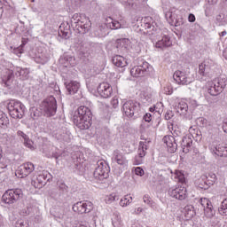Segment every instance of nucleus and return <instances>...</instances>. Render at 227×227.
I'll use <instances>...</instances> for the list:
<instances>
[{"label":"nucleus","mask_w":227,"mask_h":227,"mask_svg":"<svg viewBox=\"0 0 227 227\" xmlns=\"http://www.w3.org/2000/svg\"><path fill=\"white\" fill-rule=\"evenodd\" d=\"M223 132H226V134H227V121L223 122Z\"/></svg>","instance_id":"61"},{"label":"nucleus","mask_w":227,"mask_h":227,"mask_svg":"<svg viewBox=\"0 0 227 227\" xmlns=\"http://www.w3.org/2000/svg\"><path fill=\"white\" fill-rule=\"evenodd\" d=\"M175 175L178 178L179 182H181V184H184V182H185V176L184 175V173H182V171L176 170Z\"/></svg>","instance_id":"42"},{"label":"nucleus","mask_w":227,"mask_h":227,"mask_svg":"<svg viewBox=\"0 0 227 227\" xmlns=\"http://www.w3.org/2000/svg\"><path fill=\"white\" fill-rule=\"evenodd\" d=\"M0 125H2V127L10 125V119H8V115L3 111H0Z\"/></svg>","instance_id":"35"},{"label":"nucleus","mask_w":227,"mask_h":227,"mask_svg":"<svg viewBox=\"0 0 227 227\" xmlns=\"http://www.w3.org/2000/svg\"><path fill=\"white\" fill-rule=\"evenodd\" d=\"M188 20L189 22H196V16H194L192 13H190L188 16Z\"/></svg>","instance_id":"57"},{"label":"nucleus","mask_w":227,"mask_h":227,"mask_svg":"<svg viewBox=\"0 0 227 227\" xmlns=\"http://www.w3.org/2000/svg\"><path fill=\"white\" fill-rule=\"evenodd\" d=\"M60 65H63L66 68L70 67H75V57L70 55H63L59 59Z\"/></svg>","instance_id":"20"},{"label":"nucleus","mask_w":227,"mask_h":227,"mask_svg":"<svg viewBox=\"0 0 227 227\" xmlns=\"http://www.w3.org/2000/svg\"><path fill=\"white\" fill-rule=\"evenodd\" d=\"M226 35H227L226 30H224L222 33H220V36H226Z\"/></svg>","instance_id":"63"},{"label":"nucleus","mask_w":227,"mask_h":227,"mask_svg":"<svg viewBox=\"0 0 227 227\" xmlns=\"http://www.w3.org/2000/svg\"><path fill=\"white\" fill-rule=\"evenodd\" d=\"M98 93L102 98H109L113 95V87L107 82H102L98 87Z\"/></svg>","instance_id":"14"},{"label":"nucleus","mask_w":227,"mask_h":227,"mask_svg":"<svg viewBox=\"0 0 227 227\" xmlns=\"http://www.w3.org/2000/svg\"><path fill=\"white\" fill-rule=\"evenodd\" d=\"M12 79H13V71H8L6 76L3 78V82L6 88L12 86Z\"/></svg>","instance_id":"33"},{"label":"nucleus","mask_w":227,"mask_h":227,"mask_svg":"<svg viewBox=\"0 0 227 227\" xmlns=\"http://www.w3.org/2000/svg\"><path fill=\"white\" fill-rule=\"evenodd\" d=\"M91 210H93V203L88 200L78 201L73 206V211L76 214H90Z\"/></svg>","instance_id":"9"},{"label":"nucleus","mask_w":227,"mask_h":227,"mask_svg":"<svg viewBox=\"0 0 227 227\" xmlns=\"http://www.w3.org/2000/svg\"><path fill=\"white\" fill-rule=\"evenodd\" d=\"M19 171L22 176H28L35 171V165L31 162H27L20 167Z\"/></svg>","instance_id":"22"},{"label":"nucleus","mask_w":227,"mask_h":227,"mask_svg":"<svg viewBox=\"0 0 227 227\" xmlns=\"http://www.w3.org/2000/svg\"><path fill=\"white\" fill-rule=\"evenodd\" d=\"M223 19H224V15L219 14V15L216 16V20H217L218 22H222V21H223Z\"/></svg>","instance_id":"58"},{"label":"nucleus","mask_w":227,"mask_h":227,"mask_svg":"<svg viewBox=\"0 0 227 227\" xmlns=\"http://www.w3.org/2000/svg\"><path fill=\"white\" fill-rule=\"evenodd\" d=\"M199 121H200V123H202V125H207V119L200 118Z\"/></svg>","instance_id":"59"},{"label":"nucleus","mask_w":227,"mask_h":227,"mask_svg":"<svg viewBox=\"0 0 227 227\" xmlns=\"http://www.w3.org/2000/svg\"><path fill=\"white\" fill-rule=\"evenodd\" d=\"M73 121L81 130H88L93 123V114L88 106H82L74 112Z\"/></svg>","instance_id":"1"},{"label":"nucleus","mask_w":227,"mask_h":227,"mask_svg":"<svg viewBox=\"0 0 227 227\" xmlns=\"http://www.w3.org/2000/svg\"><path fill=\"white\" fill-rule=\"evenodd\" d=\"M8 168V164H6V160L4 159L0 160V168L1 169H6Z\"/></svg>","instance_id":"51"},{"label":"nucleus","mask_w":227,"mask_h":227,"mask_svg":"<svg viewBox=\"0 0 227 227\" xmlns=\"http://www.w3.org/2000/svg\"><path fill=\"white\" fill-rule=\"evenodd\" d=\"M168 194L172 198H176V200L182 201V200H185V198H187V188L179 186L177 188L169 190Z\"/></svg>","instance_id":"13"},{"label":"nucleus","mask_w":227,"mask_h":227,"mask_svg":"<svg viewBox=\"0 0 227 227\" xmlns=\"http://www.w3.org/2000/svg\"><path fill=\"white\" fill-rule=\"evenodd\" d=\"M118 104H119L118 97H114V98L111 100V105L114 109H116V107H118Z\"/></svg>","instance_id":"50"},{"label":"nucleus","mask_w":227,"mask_h":227,"mask_svg":"<svg viewBox=\"0 0 227 227\" xmlns=\"http://www.w3.org/2000/svg\"><path fill=\"white\" fill-rule=\"evenodd\" d=\"M121 23L115 20V21H112V29H121Z\"/></svg>","instance_id":"48"},{"label":"nucleus","mask_w":227,"mask_h":227,"mask_svg":"<svg viewBox=\"0 0 227 227\" xmlns=\"http://www.w3.org/2000/svg\"><path fill=\"white\" fill-rule=\"evenodd\" d=\"M13 54H16V56H18L19 58H20V54H22V48L19 47V48H15L12 51Z\"/></svg>","instance_id":"53"},{"label":"nucleus","mask_w":227,"mask_h":227,"mask_svg":"<svg viewBox=\"0 0 227 227\" xmlns=\"http://www.w3.org/2000/svg\"><path fill=\"white\" fill-rule=\"evenodd\" d=\"M192 146V138L189 137H183L181 142V147L183 148V153H189Z\"/></svg>","instance_id":"25"},{"label":"nucleus","mask_w":227,"mask_h":227,"mask_svg":"<svg viewBox=\"0 0 227 227\" xmlns=\"http://www.w3.org/2000/svg\"><path fill=\"white\" fill-rule=\"evenodd\" d=\"M89 51L88 43H82L79 50V56H81V58H88V56H90Z\"/></svg>","instance_id":"31"},{"label":"nucleus","mask_w":227,"mask_h":227,"mask_svg":"<svg viewBox=\"0 0 227 227\" xmlns=\"http://www.w3.org/2000/svg\"><path fill=\"white\" fill-rule=\"evenodd\" d=\"M49 180H51V174H49L47 171H43L32 178L31 184L35 189H42V187H43V185H45Z\"/></svg>","instance_id":"10"},{"label":"nucleus","mask_w":227,"mask_h":227,"mask_svg":"<svg viewBox=\"0 0 227 227\" xmlns=\"http://www.w3.org/2000/svg\"><path fill=\"white\" fill-rule=\"evenodd\" d=\"M163 143L167 145L168 152L169 153H175L178 148V144H176V139L173 136H165L163 137Z\"/></svg>","instance_id":"16"},{"label":"nucleus","mask_w":227,"mask_h":227,"mask_svg":"<svg viewBox=\"0 0 227 227\" xmlns=\"http://www.w3.org/2000/svg\"><path fill=\"white\" fill-rule=\"evenodd\" d=\"M22 79H27L29 77V69L27 68H22V67H17V73Z\"/></svg>","instance_id":"37"},{"label":"nucleus","mask_w":227,"mask_h":227,"mask_svg":"<svg viewBox=\"0 0 227 227\" xmlns=\"http://www.w3.org/2000/svg\"><path fill=\"white\" fill-rule=\"evenodd\" d=\"M212 67L210 66V63L204 61L199 66V74L200 75L205 76L208 75L210 74Z\"/></svg>","instance_id":"28"},{"label":"nucleus","mask_w":227,"mask_h":227,"mask_svg":"<svg viewBox=\"0 0 227 227\" xmlns=\"http://www.w3.org/2000/svg\"><path fill=\"white\" fill-rule=\"evenodd\" d=\"M146 150H148V145L146 142H139L138 145V156L135 157V164L139 166L143 162V157L146 155Z\"/></svg>","instance_id":"18"},{"label":"nucleus","mask_w":227,"mask_h":227,"mask_svg":"<svg viewBox=\"0 0 227 227\" xmlns=\"http://www.w3.org/2000/svg\"><path fill=\"white\" fill-rule=\"evenodd\" d=\"M143 200H144V203H146V205H149V207L153 206V200H152V198H150L149 195H145Z\"/></svg>","instance_id":"46"},{"label":"nucleus","mask_w":227,"mask_h":227,"mask_svg":"<svg viewBox=\"0 0 227 227\" xmlns=\"http://www.w3.org/2000/svg\"><path fill=\"white\" fill-rule=\"evenodd\" d=\"M143 119L145 120V121L150 123V121H152V114H145Z\"/></svg>","instance_id":"55"},{"label":"nucleus","mask_w":227,"mask_h":227,"mask_svg":"<svg viewBox=\"0 0 227 227\" xmlns=\"http://www.w3.org/2000/svg\"><path fill=\"white\" fill-rule=\"evenodd\" d=\"M17 136H19V137H22L23 141L26 140L27 137H27V135H26V133H24L21 130L17 131Z\"/></svg>","instance_id":"52"},{"label":"nucleus","mask_w":227,"mask_h":227,"mask_svg":"<svg viewBox=\"0 0 227 227\" xmlns=\"http://www.w3.org/2000/svg\"><path fill=\"white\" fill-rule=\"evenodd\" d=\"M70 26L65 27V25H60L59 28V36L64 38V40H68L70 38Z\"/></svg>","instance_id":"27"},{"label":"nucleus","mask_w":227,"mask_h":227,"mask_svg":"<svg viewBox=\"0 0 227 227\" xmlns=\"http://www.w3.org/2000/svg\"><path fill=\"white\" fill-rule=\"evenodd\" d=\"M173 79L177 84H191L192 82V78L189 76V74L183 71H176Z\"/></svg>","instance_id":"12"},{"label":"nucleus","mask_w":227,"mask_h":227,"mask_svg":"<svg viewBox=\"0 0 227 227\" xmlns=\"http://www.w3.org/2000/svg\"><path fill=\"white\" fill-rule=\"evenodd\" d=\"M202 207H204V214L206 217L208 219H212L213 215H215V210H214V206H212V202L207 199H204L200 200Z\"/></svg>","instance_id":"17"},{"label":"nucleus","mask_w":227,"mask_h":227,"mask_svg":"<svg viewBox=\"0 0 227 227\" xmlns=\"http://www.w3.org/2000/svg\"><path fill=\"white\" fill-rule=\"evenodd\" d=\"M112 160L113 162H117L120 166H125L127 164V158L118 150L114 152Z\"/></svg>","instance_id":"23"},{"label":"nucleus","mask_w":227,"mask_h":227,"mask_svg":"<svg viewBox=\"0 0 227 227\" xmlns=\"http://www.w3.org/2000/svg\"><path fill=\"white\" fill-rule=\"evenodd\" d=\"M16 227H29V223H27V221L18 220L16 222Z\"/></svg>","instance_id":"45"},{"label":"nucleus","mask_w":227,"mask_h":227,"mask_svg":"<svg viewBox=\"0 0 227 227\" xmlns=\"http://www.w3.org/2000/svg\"><path fill=\"white\" fill-rule=\"evenodd\" d=\"M138 67H140V69L144 73V75H148V74H150V72H152V70H153V67L151 65H149V63L146 61H144Z\"/></svg>","instance_id":"32"},{"label":"nucleus","mask_w":227,"mask_h":227,"mask_svg":"<svg viewBox=\"0 0 227 227\" xmlns=\"http://www.w3.org/2000/svg\"><path fill=\"white\" fill-rule=\"evenodd\" d=\"M173 118V112L167 111L165 114V120H171Z\"/></svg>","instance_id":"56"},{"label":"nucleus","mask_w":227,"mask_h":227,"mask_svg":"<svg viewBox=\"0 0 227 227\" xmlns=\"http://www.w3.org/2000/svg\"><path fill=\"white\" fill-rule=\"evenodd\" d=\"M94 178L99 180V182H104L106 178H109V165L104 160H98L97 162V167L94 170Z\"/></svg>","instance_id":"8"},{"label":"nucleus","mask_w":227,"mask_h":227,"mask_svg":"<svg viewBox=\"0 0 227 227\" xmlns=\"http://www.w3.org/2000/svg\"><path fill=\"white\" fill-rule=\"evenodd\" d=\"M211 12H212V7L210 5H207L205 9L206 17H210Z\"/></svg>","instance_id":"54"},{"label":"nucleus","mask_w":227,"mask_h":227,"mask_svg":"<svg viewBox=\"0 0 227 227\" xmlns=\"http://www.w3.org/2000/svg\"><path fill=\"white\" fill-rule=\"evenodd\" d=\"M130 74L133 77H143V75H145L139 66L132 67L130 70Z\"/></svg>","instance_id":"34"},{"label":"nucleus","mask_w":227,"mask_h":227,"mask_svg":"<svg viewBox=\"0 0 227 227\" xmlns=\"http://www.w3.org/2000/svg\"><path fill=\"white\" fill-rule=\"evenodd\" d=\"M132 203V197L129 195H125L123 199L121 200L120 205L121 207H128Z\"/></svg>","instance_id":"40"},{"label":"nucleus","mask_w":227,"mask_h":227,"mask_svg":"<svg viewBox=\"0 0 227 227\" xmlns=\"http://www.w3.org/2000/svg\"><path fill=\"white\" fill-rule=\"evenodd\" d=\"M121 111L128 118L134 116H139V111H141V104L137 101L129 100L123 103Z\"/></svg>","instance_id":"6"},{"label":"nucleus","mask_w":227,"mask_h":227,"mask_svg":"<svg viewBox=\"0 0 227 227\" xmlns=\"http://www.w3.org/2000/svg\"><path fill=\"white\" fill-rule=\"evenodd\" d=\"M171 38L168 37V35H163L162 38L155 43V47L158 49H166V47H171Z\"/></svg>","instance_id":"24"},{"label":"nucleus","mask_w":227,"mask_h":227,"mask_svg":"<svg viewBox=\"0 0 227 227\" xmlns=\"http://www.w3.org/2000/svg\"><path fill=\"white\" fill-rule=\"evenodd\" d=\"M24 196L21 189H11L7 190L2 196V202L5 205H13L17 203L19 200Z\"/></svg>","instance_id":"7"},{"label":"nucleus","mask_w":227,"mask_h":227,"mask_svg":"<svg viewBox=\"0 0 227 227\" xmlns=\"http://www.w3.org/2000/svg\"><path fill=\"white\" fill-rule=\"evenodd\" d=\"M217 1L218 0H207V3H208V4L214 5V4H217Z\"/></svg>","instance_id":"60"},{"label":"nucleus","mask_w":227,"mask_h":227,"mask_svg":"<svg viewBox=\"0 0 227 227\" xmlns=\"http://www.w3.org/2000/svg\"><path fill=\"white\" fill-rule=\"evenodd\" d=\"M59 190L62 192V194H65V192H68V186H67V184L61 183L59 185Z\"/></svg>","instance_id":"47"},{"label":"nucleus","mask_w":227,"mask_h":227,"mask_svg":"<svg viewBox=\"0 0 227 227\" xmlns=\"http://www.w3.org/2000/svg\"><path fill=\"white\" fill-rule=\"evenodd\" d=\"M78 227H90V224H88V223L80 224Z\"/></svg>","instance_id":"64"},{"label":"nucleus","mask_w":227,"mask_h":227,"mask_svg":"<svg viewBox=\"0 0 227 227\" xmlns=\"http://www.w3.org/2000/svg\"><path fill=\"white\" fill-rule=\"evenodd\" d=\"M206 88L209 95L212 97H217V95H221L224 88H226V79L218 78L211 82H207Z\"/></svg>","instance_id":"4"},{"label":"nucleus","mask_w":227,"mask_h":227,"mask_svg":"<svg viewBox=\"0 0 227 227\" xmlns=\"http://www.w3.org/2000/svg\"><path fill=\"white\" fill-rule=\"evenodd\" d=\"M204 178L207 181L208 185L212 186L217 181V176L214 173H209L207 176H204Z\"/></svg>","instance_id":"38"},{"label":"nucleus","mask_w":227,"mask_h":227,"mask_svg":"<svg viewBox=\"0 0 227 227\" xmlns=\"http://www.w3.org/2000/svg\"><path fill=\"white\" fill-rule=\"evenodd\" d=\"M52 157L53 159H59V154H58V153H53Z\"/></svg>","instance_id":"62"},{"label":"nucleus","mask_w":227,"mask_h":227,"mask_svg":"<svg viewBox=\"0 0 227 227\" xmlns=\"http://www.w3.org/2000/svg\"><path fill=\"white\" fill-rule=\"evenodd\" d=\"M210 152L217 157H227V144L211 146Z\"/></svg>","instance_id":"19"},{"label":"nucleus","mask_w":227,"mask_h":227,"mask_svg":"<svg viewBox=\"0 0 227 227\" xmlns=\"http://www.w3.org/2000/svg\"><path fill=\"white\" fill-rule=\"evenodd\" d=\"M65 86L68 95H75L81 88V83L75 81H71L70 82H65Z\"/></svg>","instance_id":"21"},{"label":"nucleus","mask_w":227,"mask_h":227,"mask_svg":"<svg viewBox=\"0 0 227 227\" xmlns=\"http://www.w3.org/2000/svg\"><path fill=\"white\" fill-rule=\"evenodd\" d=\"M24 145L27 148H29L30 150H35V147L33 146V140L29 139V137L25 138Z\"/></svg>","instance_id":"43"},{"label":"nucleus","mask_w":227,"mask_h":227,"mask_svg":"<svg viewBox=\"0 0 227 227\" xmlns=\"http://www.w3.org/2000/svg\"><path fill=\"white\" fill-rule=\"evenodd\" d=\"M41 109L44 114V116L47 118H51V116H54L58 111V103L56 101V98L53 96H50L46 98L41 103Z\"/></svg>","instance_id":"5"},{"label":"nucleus","mask_w":227,"mask_h":227,"mask_svg":"<svg viewBox=\"0 0 227 227\" xmlns=\"http://www.w3.org/2000/svg\"><path fill=\"white\" fill-rule=\"evenodd\" d=\"M112 224L114 227H120L121 226V217L120 216L119 213H114L112 218Z\"/></svg>","instance_id":"36"},{"label":"nucleus","mask_w":227,"mask_h":227,"mask_svg":"<svg viewBox=\"0 0 227 227\" xmlns=\"http://www.w3.org/2000/svg\"><path fill=\"white\" fill-rule=\"evenodd\" d=\"M135 174L137 175V176H143L145 175V170L141 167H137L135 168Z\"/></svg>","instance_id":"49"},{"label":"nucleus","mask_w":227,"mask_h":227,"mask_svg":"<svg viewBox=\"0 0 227 227\" xmlns=\"http://www.w3.org/2000/svg\"><path fill=\"white\" fill-rule=\"evenodd\" d=\"M57 137L59 141H63L64 143H70V141H72V135L68 131H60Z\"/></svg>","instance_id":"29"},{"label":"nucleus","mask_w":227,"mask_h":227,"mask_svg":"<svg viewBox=\"0 0 227 227\" xmlns=\"http://www.w3.org/2000/svg\"><path fill=\"white\" fill-rule=\"evenodd\" d=\"M112 63L115 67H119L120 68H123V67H127L129 65V62L127 61V59H125V58L120 55L114 56L112 59Z\"/></svg>","instance_id":"26"},{"label":"nucleus","mask_w":227,"mask_h":227,"mask_svg":"<svg viewBox=\"0 0 227 227\" xmlns=\"http://www.w3.org/2000/svg\"><path fill=\"white\" fill-rule=\"evenodd\" d=\"M165 17L170 26H176V27H178L184 24V18H176V13L171 11L167 12L165 13Z\"/></svg>","instance_id":"15"},{"label":"nucleus","mask_w":227,"mask_h":227,"mask_svg":"<svg viewBox=\"0 0 227 227\" xmlns=\"http://www.w3.org/2000/svg\"><path fill=\"white\" fill-rule=\"evenodd\" d=\"M196 215V211H194V206L188 205L184 207V216L186 219H192Z\"/></svg>","instance_id":"30"},{"label":"nucleus","mask_w":227,"mask_h":227,"mask_svg":"<svg viewBox=\"0 0 227 227\" xmlns=\"http://www.w3.org/2000/svg\"><path fill=\"white\" fill-rule=\"evenodd\" d=\"M218 212L221 215H227V199L222 201V204L218 208Z\"/></svg>","instance_id":"39"},{"label":"nucleus","mask_w":227,"mask_h":227,"mask_svg":"<svg viewBox=\"0 0 227 227\" xmlns=\"http://www.w3.org/2000/svg\"><path fill=\"white\" fill-rule=\"evenodd\" d=\"M198 187H199L200 189H204V191H207V190L208 188H210L211 186H210V184H208L207 179L204 177V178H202V179H200V180L199 181V185H198Z\"/></svg>","instance_id":"41"},{"label":"nucleus","mask_w":227,"mask_h":227,"mask_svg":"<svg viewBox=\"0 0 227 227\" xmlns=\"http://www.w3.org/2000/svg\"><path fill=\"white\" fill-rule=\"evenodd\" d=\"M71 26L79 35H86L91 29V21L88 18L81 20V15L74 13L71 19Z\"/></svg>","instance_id":"2"},{"label":"nucleus","mask_w":227,"mask_h":227,"mask_svg":"<svg viewBox=\"0 0 227 227\" xmlns=\"http://www.w3.org/2000/svg\"><path fill=\"white\" fill-rule=\"evenodd\" d=\"M118 200H120V197L116 193H112L107 198L109 203H112V201H118Z\"/></svg>","instance_id":"44"},{"label":"nucleus","mask_w":227,"mask_h":227,"mask_svg":"<svg viewBox=\"0 0 227 227\" xmlns=\"http://www.w3.org/2000/svg\"><path fill=\"white\" fill-rule=\"evenodd\" d=\"M9 114L14 120H22L26 114V106L20 101L11 99L7 104Z\"/></svg>","instance_id":"3"},{"label":"nucleus","mask_w":227,"mask_h":227,"mask_svg":"<svg viewBox=\"0 0 227 227\" xmlns=\"http://www.w3.org/2000/svg\"><path fill=\"white\" fill-rule=\"evenodd\" d=\"M176 111L177 114H180V116H183V118H185V120H191L192 118L191 112L189 111V105H187V103L184 100H181L176 106Z\"/></svg>","instance_id":"11"}]
</instances>
